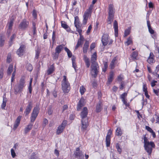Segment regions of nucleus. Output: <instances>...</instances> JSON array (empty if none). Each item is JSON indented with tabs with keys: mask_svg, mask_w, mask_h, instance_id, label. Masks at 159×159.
Instances as JSON below:
<instances>
[{
	"mask_svg": "<svg viewBox=\"0 0 159 159\" xmlns=\"http://www.w3.org/2000/svg\"><path fill=\"white\" fill-rule=\"evenodd\" d=\"M155 50L157 54V55L158 56V57H159V48L158 47H157Z\"/></svg>",
	"mask_w": 159,
	"mask_h": 159,
	"instance_id": "64",
	"label": "nucleus"
},
{
	"mask_svg": "<svg viewBox=\"0 0 159 159\" xmlns=\"http://www.w3.org/2000/svg\"><path fill=\"white\" fill-rule=\"evenodd\" d=\"M13 65L11 64H10L9 65V67L8 68V69L7 70V74L9 75H10L11 74V73L12 72V71L13 70Z\"/></svg>",
	"mask_w": 159,
	"mask_h": 159,
	"instance_id": "33",
	"label": "nucleus"
},
{
	"mask_svg": "<svg viewBox=\"0 0 159 159\" xmlns=\"http://www.w3.org/2000/svg\"><path fill=\"white\" fill-rule=\"evenodd\" d=\"M25 48L24 45H22L20 46V48L17 50V53L19 57L23 55Z\"/></svg>",
	"mask_w": 159,
	"mask_h": 159,
	"instance_id": "17",
	"label": "nucleus"
},
{
	"mask_svg": "<svg viewBox=\"0 0 159 159\" xmlns=\"http://www.w3.org/2000/svg\"><path fill=\"white\" fill-rule=\"evenodd\" d=\"M77 31L78 32L80 36H82L81 34L82 30L80 29V27L78 28H76Z\"/></svg>",
	"mask_w": 159,
	"mask_h": 159,
	"instance_id": "59",
	"label": "nucleus"
},
{
	"mask_svg": "<svg viewBox=\"0 0 159 159\" xmlns=\"http://www.w3.org/2000/svg\"><path fill=\"white\" fill-rule=\"evenodd\" d=\"M123 80V76L122 75H120L117 77V80L118 81H121Z\"/></svg>",
	"mask_w": 159,
	"mask_h": 159,
	"instance_id": "52",
	"label": "nucleus"
},
{
	"mask_svg": "<svg viewBox=\"0 0 159 159\" xmlns=\"http://www.w3.org/2000/svg\"><path fill=\"white\" fill-rule=\"evenodd\" d=\"M61 26L62 28L66 30L67 31H69L70 30V29L69 26L67 25L65 21H61Z\"/></svg>",
	"mask_w": 159,
	"mask_h": 159,
	"instance_id": "26",
	"label": "nucleus"
},
{
	"mask_svg": "<svg viewBox=\"0 0 159 159\" xmlns=\"http://www.w3.org/2000/svg\"><path fill=\"white\" fill-rule=\"evenodd\" d=\"M147 61L150 64H152L155 62L154 55L153 53H150L149 56L148 57Z\"/></svg>",
	"mask_w": 159,
	"mask_h": 159,
	"instance_id": "20",
	"label": "nucleus"
},
{
	"mask_svg": "<svg viewBox=\"0 0 159 159\" xmlns=\"http://www.w3.org/2000/svg\"><path fill=\"white\" fill-rule=\"evenodd\" d=\"M147 87L146 86V84H143V91L145 92H148L147 91Z\"/></svg>",
	"mask_w": 159,
	"mask_h": 159,
	"instance_id": "54",
	"label": "nucleus"
},
{
	"mask_svg": "<svg viewBox=\"0 0 159 159\" xmlns=\"http://www.w3.org/2000/svg\"><path fill=\"white\" fill-rule=\"evenodd\" d=\"M32 15L34 19H36L37 17V14L36 11L35 10H33V11Z\"/></svg>",
	"mask_w": 159,
	"mask_h": 159,
	"instance_id": "51",
	"label": "nucleus"
},
{
	"mask_svg": "<svg viewBox=\"0 0 159 159\" xmlns=\"http://www.w3.org/2000/svg\"><path fill=\"white\" fill-rule=\"evenodd\" d=\"M89 47V42L88 41H86L84 44L83 48V52L84 53H86L87 52Z\"/></svg>",
	"mask_w": 159,
	"mask_h": 159,
	"instance_id": "24",
	"label": "nucleus"
},
{
	"mask_svg": "<svg viewBox=\"0 0 159 159\" xmlns=\"http://www.w3.org/2000/svg\"><path fill=\"white\" fill-rule=\"evenodd\" d=\"M11 61V54L9 53L7 58V62L10 63Z\"/></svg>",
	"mask_w": 159,
	"mask_h": 159,
	"instance_id": "46",
	"label": "nucleus"
},
{
	"mask_svg": "<svg viewBox=\"0 0 159 159\" xmlns=\"http://www.w3.org/2000/svg\"><path fill=\"white\" fill-rule=\"evenodd\" d=\"M92 28V26L91 25H90L89 26L88 30L86 31V33L87 34H89V33Z\"/></svg>",
	"mask_w": 159,
	"mask_h": 159,
	"instance_id": "57",
	"label": "nucleus"
},
{
	"mask_svg": "<svg viewBox=\"0 0 159 159\" xmlns=\"http://www.w3.org/2000/svg\"><path fill=\"white\" fill-rule=\"evenodd\" d=\"M83 59L85 62L89 61V59L85 55H84V56Z\"/></svg>",
	"mask_w": 159,
	"mask_h": 159,
	"instance_id": "58",
	"label": "nucleus"
},
{
	"mask_svg": "<svg viewBox=\"0 0 159 159\" xmlns=\"http://www.w3.org/2000/svg\"><path fill=\"white\" fill-rule=\"evenodd\" d=\"M4 70L2 68L0 70V79H2L3 76Z\"/></svg>",
	"mask_w": 159,
	"mask_h": 159,
	"instance_id": "50",
	"label": "nucleus"
},
{
	"mask_svg": "<svg viewBox=\"0 0 159 159\" xmlns=\"http://www.w3.org/2000/svg\"><path fill=\"white\" fill-rule=\"evenodd\" d=\"M146 129L149 132L151 133V132H153L152 129L149 126H145Z\"/></svg>",
	"mask_w": 159,
	"mask_h": 159,
	"instance_id": "55",
	"label": "nucleus"
},
{
	"mask_svg": "<svg viewBox=\"0 0 159 159\" xmlns=\"http://www.w3.org/2000/svg\"><path fill=\"white\" fill-rule=\"evenodd\" d=\"M16 33H15L13 34H12V35L11 36V37L10 38V44H12L11 43L12 42L13 40L16 37Z\"/></svg>",
	"mask_w": 159,
	"mask_h": 159,
	"instance_id": "45",
	"label": "nucleus"
},
{
	"mask_svg": "<svg viewBox=\"0 0 159 159\" xmlns=\"http://www.w3.org/2000/svg\"><path fill=\"white\" fill-rule=\"evenodd\" d=\"M33 125V124L30 123L25 128L24 132L25 134H26L28 132L30 131L32 128Z\"/></svg>",
	"mask_w": 159,
	"mask_h": 159,
	"instance_id": "25",
	"label": "nucleus"
},
{
	"mask_svg": "<svg viewBox=\"0 0 159 159\" xmlns=\"http://www.w3.org/2000/svg\"><path fill=\"white\" fill-rule=\"evenodd\" d=\"M111 134L112 131L110 129L109 130L107 133L106 139V146L107 147H108L110 146L111 136Z\"/></svg>",
	"mask_w": 159,
	"mask_h": 159,
	"instance_id": "12",
	"label": "nucleus"
},
{
	"mask_svg": "<svg viewBox=\"0 0 159 159\" xmlns=\"http://www.w3.org/2000/svg\"><path fill=\"white\" fill-rule=\"evenodd\" d=\"M125 86V84L124 82L123 81H122L121 82L120 87V90H122L124 87Z\"/></svg>",
	"mask_w": 159,
	"mask_h": 159,
	"instance_id": "49",
	"label": "nucleus"
},
{
	"mask_svg": "<svg viewBox=\"0 0 159 159\" xmlns=\"http://www.w3.org/2000/svg\"><path fill=\"white\" fill-rule=\"evenodd\" d=\"M148 30L149 33L151 34H153L155 33L154 31L152 28L151 27L148 28Z\"/></svg>",
	"mask_w": 159,
	"mask_h": 159,
	"instance_id": "56",
	"label": "nucleus"
},
{
	"mask_svg": "<svg viewBox=\"0 0 159 159\" xmlns=\"http://www.w3.org/2000/svg\"><path fill=\"white\" fill-rule=\"evenodd\" d=\"M148 6L149 8L153 9V5L152 2H150L148 3Z\"/></svg>",
	"mask_w": 159,
	"mask_h": 159,
	"instance_id": "63",
	"label": "nucleus"
},
{
	"mask_svg": "<svg viewBox=\"0 0 159 159\" xmlns=\"http://www.w3.org/2000/svg\"><path fill=\"white\" fill-rule=\"evenodd\" d=\"M25 77H22L20 80L19 83L15 86V91L16 94L22 91L24 87L25 86Z\"/></svg>",
	"mask_w": 159,
	"mask_h": 159,
	"instance_id": "3",
	"label": "nucleus"
},
{
	"mask_svg": "<svg viewBox=\"0 0 159 159\" xmlns=\"http://www.w3.org/2000/svg\"><path fill=\"white\" fill-rule=\"evenodd\" d=\"M80 90L81 94L82 95L85 91L86 89L84 86H82L80 87Z\"/></svg>",
	"mask_w": 159,
	"mask_h": 159,
	"instance_id": "40",
	"label": "nucleus"
},
{
	"mask_svg": "<svg viewBox=\"0 0 159 159\" xmlns=\"http://www.w3.org/2000/svg\"><path fill=\"white\" fill-rule=\"evenodd\" d=\"M7 101V98L3 96L2 103L1 105V107L2 109H5V108L6 106Z\"/></svg>",
	"mask_w": 159,
	"mask_h": 159,
	"instance_id": "28",
	"label": "nucleus"
},
{
	"mask_svg": "<svg viewBox=\"0 0 159 159\" xmlns=\"http://www.w3.org/2000/svg\"><path fill=\"white\" fill-rule=\"evenodd\" d=\"M65 51L67 52L68 57L70 58L72 56V53L69 49L67 47L64 48Z\"/></svg>",
	"mask_w": 159,
	"mask_h": 159,
	"instance_id": "36",
	"label": "nucleus"
},
{
	"mask_svg": "<svg viewBox=\"0 0 159 159\" xmlns=\"http://www.w3.org/2000/svg\"><path fill=\"white\" fill-rule=\"evenodd\" d=\"M133 43L132 39L131 37H129L127 39V40L125 42V46H128Z\"/></svg>",
	"mask_w": 159,
	"mask_h": 159,
	"instance_id": "27",
	"label": "nucleus"
},
{
	"mask_svg": "<svg viewBox=\"0 0 159 159\" xmlns=\"http://www.w3.org/2000/svg\"><path fill=\"white\" fill-rule=\"evenodd\" d=\"M32 108V102H30L28 103V104L24 112V113L25 114V116L28 115L30 113Z\"/></svg>",
	"mask_w": 159,
	"mask_h": 159,
	"instance_id": "14",
	"label": "nucleus"
},
{
	"mask_svg": "<svg viewBox=\"0 0 159 159\" xmlns=\"http://www.w3.org/2000/svg\"><path fill=\"white\" fill-rule=\"evenodd\" d=\"M74 24L75 26L76 27V28H78V27H80L79 21H78L77 22H74Z\"/></svg>",
	"mask_w": 159,
	"mask_h": 159,
	"instance_id": "62",
	"label": "nucleus"
},
{
	"mask_svg": "<svg viewBox=\"0 0 159 159\" xmlns=\"http://www.w3.org/2000/svg\"><path fill=\"white\" fill-rule=\"evenodd\" d=\"M131 30V27H128L127 29L125 30L124 37H125L128 35L130 33Z\"/></svg>",
	"mask_w": 159,
	"mask_h": 159,
	"instance_id": "30",
	"label": "nucleus"
},
{
	"mask_svg": "<svg viewBox=\"0 0 159 159\" xmlns=\"http://www.w3.org/2000/svg\"><path fill=\"white\" fill-rule=\"evenodd\" d=\"M97 55L96 52H94L91 57V73L94 77H96L98 72L99 66L98 63L96 61Z\"/></svg>",
	"mask_w": 159,
	"mask_h": 159,
	"instance_id": "1",
	"label": "nucleus"
},
{
	"mask_svg": "<svg viewBox=\"0 0 159 159\" xmlns=\"http://www.w3.org/2000/svg\"><path fill=\"white\" fill-rule=\"evenodd\" d=\"M15 74H16V69H15V70H14V72H13V73L12 74V76H11V84H12V82L14 80Z\"/></svg>",
	"mask_w": 159,
	"mask_h": 159,
	"instance_id": "42",
	"label": "nucleus"
},
{
	"mask_svg": "<svg viewBox=\"0 0 159 159\" xmlns=\"http://www.w3.org/2000/svg\"><path fill=\"white\" fill-rule=\"evenodd\" d=\"M84 104V99L81 98L79 101L77 105V110L79 111Z\"/></svg>",
	"mask_w": 159,
	"mask_h": 159,
	"instance_id": "19",
	"label": "nucleus"
},
{
	"mask_svg": "<svg viewBox=\"0 0 159 159\" xmlns=\"http://www.w3.org/2000/svg\"><path fill=\"white\" fill-rule=\"evenodd\" d=\"M63 45H60L56 47L55 48V52L52 53L53 58L54 59L57 60L59 56V53L63 49Z\"/></svg>",
	"mask_w": 159,
	"mask_h": 159,
	"instance_id": "7",
	"label": "nucleus"
},
{
	"mask_svg": "<svg viewBox=\"0 0 159 159\" xmlns=\"http://www.w3.org/2000/svg\"><path fill=\"white\" fill-rule=\"evenodd\" d=\"M14 19L13 17L10 18L8 21L7 25L8 26V29L10 30L12 28V26L13 24Z\"/></svg>",
	"mask_w": 159,
	"mask_h": 159,
	"instance_id": "22",
	"label": "nucleus"
},
{
	"mask_svg": "<svg viewBox=\"0 0 159 159\" xmlns=\"http://www.w3.org/2000/svg\"><path fill=\"white\" fill-rule=\"evenodd\" d=\"M154 116L155 117L156 119V123H158L159 124V116L157 115V114L154 115Z\"/></svg>",
	"mask_w": 159,
	"mask_h": 159,
	"instance_id": "60",
	"label": "nucleus"
},
{
	"mask_svg": "<svg viewBox=\"0 0 159 159\" xmlns=\"http://www.w3.org/2000/svg\"><path fill=\"white\" fill-rule=\"evenodd\" d=\"M101 102H99L97 104L96 107V111L97 112H100L102 109Z\"/></svg>",
	"mask_w": 159,
	"mask_h": 159,
	"instance_id": "35",
	"label": "nucleus"
},
{
	"mask_svg": "<svg viewBox=\"0 0 159 159\" xmlns=\"http://www.w3.org/2000/svg\"><path fill=\"white\" fill-rule=\"evenodd\" d=\"M61 86L62 90L64 93H68L70 90V83L68 81L66 77L64 75L62 81Z\"/></svg>",
	"mask_w": 159,
	"mask_h": 159,
	"instance_id": "5",
	"label": "nucleus"
},
{
	"mask_svg": "<svg viewBox=\"0 0 159 159\" xmlns=\"http://www.w3.org/2000/svg\"><path fill=\"white\" fill-rule=\"evenodd\" d=\"M127 96V93H122L120 96V98L122 100H124L125 99V97H126Z\"/></svg>",
	"mask_w": 159,
	"mask_h": 159,
	"instance_id": "47",
	"label": "nucleus"
},
{
	"mask_svg": "<svg viewBox=\"0 0 159 159\" xmlns=\"http://www.w3.org/2000/svg\"><path fill=\"white\" fill-rule=\"evenodd\" d=\"M95 47V43H92L91 44L90 46V49L91 50H92Z\"/></svg>",
	"mask_w": 159,
	"mask_h": 159,
	"instance_id": "61",
	"label": "nucleus"
},
{
	"mask_svg": "<svg viewBox=\"0 0 159 159\" xmlns=\"http://www.w3.org/2000/svg\"><path fill=\"white\" fill-rule=\"evenodd\" d=\"M138 54L137 52H134L131 55V57H132L134 60H135Z\"/></svg>",
	"mask_w": 159,
	"mask_h": 159,
	"instance_id": "41",
	"label": "nucleus"
},
{
	"mask_svg": "<svg viewBox=\"0 0 159 159\" xmlns=\"http://www.w3.org/2000/svg\"><path fill=\"white\" fill-rule=\"evenodd\" d=\"M67 123V121L64 120L63 121L61 124L58 126L56 132L57 134L59 135L63 132Z\"/></svg>",
	"mask_w": 159,
	"mask_h": 159,
	"instance_id": "9",
	"label": "nucleus"
},
{
	"mask_svg": "<svg viewBox=\"0 0 159 159\" xmlns=\"http://www.w3.org/2000/svg\"><path fill=\"white\" fill-rule=\"evenodd\" d=\"M29 22L25 19H24L19 25V28L22 30L26 29L29 26Z\"/></svg>",
	"mask_w": 159,
	"mask_h": 159,
	"instance_id": "10",
	"label": "nucleus"
},
{
	"mask_svg": "<svg viewBox=\"0 0 159 159\" xmlns=\"http://www.w3.org/2000/svg\"><path fill=\"white\" fill-rule=\"evenodd\" d=\"M27 69L30 71H32L33 69L32 65L30 63H28L26 65Z\"/></svg>",
	"mask_w": 159,
	"mask_h": 159,
	"instance_id": "39",
	"label": "nucleus"
},
{
	"mask_svg": "<svg viewBox=\"0 0 159 159\" xmlns=\"http://www.w3.org/2000/svg\"><path fill=\"white\" fill-rule=\"evenodd\" d=\"M142 139L143 140L144 147L145 150L149 155H150L152 148L155 147V145L153 142H149L148 138L146 137V134L143 135Z\"/></svg>",
	"mask_w": 159,
	"mask_h": 159,
	"instance_id": "2",
	"label": "nucleus"
},
{
	"mask_svg": "<svg viewBox=\"0 0 159 159\" xmlns=\"http://www.w3.org/2000/svg\"><path fill=\"white\" fill-rule=\"evenodd\" d=\"M15 151L13 148L11 149V154L13 158H14L16 156Z\"/></svg>",
	"mask_w": 159,
	"mask_h": 159,
	"instance_id": "43",
	"label": "nucleus"
},
{
	"mask_svg": "<svg viewBox=\"0 0 159 159\" xmlns=\"http://www.w3.org/2000/svg\"><path fill=\"white\" fill-rule=\"evenodd\" d=\"M81 125V129L83 131H85L89 125L88 119H86L84 120L82 119Z\"/></svg>",
	"mask_w": 159,
	"mask_h": 159,
	"instance_id": "11",
	"label": "nucleus"
},
{
	"mask_svg": "<svg viewBox=\"0 0 159 159\" xmlns=\"http://www.w3.org/2000/svg\"><path fill=\"white\" fill-rule=\"evenodd\" d=\"M114 74L113 71L110 72V75L108 77V82L110 83L112 81Z\"/></svg>",
	"mask_w": 159,
	"mask_h": 159,
	"instance_id": "31",
	"label": "nucleus"
},
{
	"mask_svg": "<svg viewBox=\"0 0 159 159\" xmlns=\"http://www.w3.org/2000/svg\"><path fill=\"white\" fill-rule=\"evenodd\" d=\"M4 41L2 39V37H0V46H2L4 44Z\"/></svg>",
	"mask_w": 159,
	"mask_h": 159,
	"instance_id": "53",
	"label": "nucleus"
},
{
	"mask_svg": "<svg viewBox=\"0 0 159 159\" xmlns=\"http://www.w3.org/2000/svg\"><path fill=\"white\" fill-rule=\"evenodd\" d=\"M88 113V110L86 107H84L82 111L81 112L80 114L81 117L82 119L85 120L86 119H88L87 115Z\"/></svg>",
	"mask_w": 159,
	"mask_h": 159,
	"instance_id": "13",
	"label": "nucleus"
},
{
	"mask_svg": "<svg viewBox=\"0 0 159 159\" xmlns=\"http://www.w3.org/2000/svg\"><path fill=\"white\" fill-rule=\"evenodd\" d=\"M84 38L83 36H80V38L78 39L77 43L80 45H81L84 42Z\"/></svg>",
	"mask_w": 159,
	"mask_h": 159,
	"instance_id": "37",
	"label": "nucleus"
},
{
	"mask_svg": "<svg viewBox=\"0 0 159 159\" xmlns=\"http://www.w3.org/2000/svg\"><path fill=\"white\" fill-rule=\"evenodd\" d=\"M74 155L76 158L78 159H83L84 155L82 151H79L78 152H75Z\"/></svg>",
	"mask_w": 159,
	"mask_h": 159,
	"instance_id": "21",
	"label": "nucleus"
},
{
	"mask_svg": "<svg viewBox=\"0 0 159 159\" xmlns=\"http://www.w3.org/2000/svg\"><path fill=\"white\" fill-rule=\"evenodd\" d=\"M113 28L114 29L115 35L116 37L118 36V24L116 20H115L113 23Z\"/></svg>",
	"mask_w": 159,
	"mask_h": 159,
	"instance_id": "18",
	"label": "nucleus"
},
{
	"mask_svg": "<svg viewBox=\"0 0 159 159\" xmlns=\"http://www.w3.org/2000/svg\"><path fill=\"white\" fill-rule=\"evenodd\" d=\"M108 36L107 34H104L102 37L101 41L104 46L106 45L108 43Z\"/></svg>",
	"mask_w": 159,
	"mask_h": 159,
	"instance_id": "15",
	"label": "nucleus"
},
{
	"mask_svg": "<svg viewBox=\"0 0 159 159\" xmlns=\"http://www.w3.org/2000/svg\"><path fill=\"white\" fill-rule=\"evenodd\" d=\"M39 108L38 106H36L34 108L30 117V121L33 122L35 120L39 112Z\"/></svg>",
	"mask_w": 159,
	"mask_h": 159,
	"instance_id": "8",
	"label": "nucleus"
},
{
	"mask_svg": "<svg viewBox=\"0 0 159 159\" xmlns=\"http://www.w3.org/2000/svg\"><path fill=\"white\" fill-rule=\"evenodd\" d=\"M108 10L109 17L108 18V24H111L112 21L114 13V6L113 5L110 4L109 5Z\"/></svg>",
	"mask_w": 159,
	"mask_h": 159,
	"instance_id": "6",
	"label": "nucleus"
},
{
	"mask_svg": "<svg viewBox=\"0 0 159 159\" xmlns=\"http://www.w3.org/2000/svg\"><path fill=\"white\" fill-rule=\"evenodd\" d=\"M93 5H91L89 8L85 11L83 16V19L82 24L83 25L86 24L88 18H90L91 16L92 10L93 8Z\"/></svg>",
	"mask_w": 159,
	"mask_h": 159,
	"instance_id": "4",
	"label": "nucleus"
},
{
	"mask_svg": "<svg viewBox=\"0 0 159 159\" xmlns=\"http://www.w3.org/2000/svg\"><path fill=\"white\" fill-rule=\"evenodd\" d=\"M21 117L22 116H18L16 119L13 128V129L14 130L17 129L19 125Z\"/></svg>",
	"mask_w": 159,
	"mask_h": 159,
	"instance_id": "16",
	"label": "nucleus"
},
{
	"mask_svg": "<svg viewBox=\"0 0 159 159\" xmlns=\"http://www.w3.org/2000/svg\"><path fill=\"white\" fill-rule=\"evenodd\" d=\"M115 134L117 136H121L122 134V131L120 127H118L116 131Z\"/></svg>",
	"mask_w": 159,
	"mask_h": 159,
	"instance_id": "29",
	"label": "nucleus"
},
{
	"mask_svg": "<svg viewBox=\"0 0 159 159\" xmlns=\"http://www.w3.org/2000/svg\"><path fill=\"white\" fill-rule=\"evenodd\" d=\"M38 157L36 156L35 152H33L30 157V159H37Z\"/></svg>",
	"mask_w": 159,
	"mask_h": 159,
	"instance_id": "48",
	"label": "nucleus"
},
{
	"mask_svg": "<svg viewBox=\"0 0 159 159\" xmlns=\"http://www.w3.org/2000/svg\"><path fill=\"white\" fill-rule=\"evenodd\" d=\"M54 70V66L52 65H51L48 68L47 70V74L48 75H50L52 74Z\"/></svg>",
	"mask_w": 159,
	"mask_h": 159,
	"instance_id": "32",
	"label": "nucleus"
},
{
	"mask_svg": "<svg viewBox=\"0 0 159 159\" xmlns=\"http://www.w3.org/2000/svg\"><path fill=\"white\" fill-rule=\"evenodd\" d=\"M117 63V59L116 57H115L111 61L109 67L111 69H113L115 67V65Z\"/></svg>",
	"mask_w": 159,
	"mask_h": 159,
	"instance_id": "23",
	"label": "nucleus"
},
{
	"mask_svg": "<svg viewBox=\"0 0 159 159\" xmlns=\"http://www.w3.org/2000/svg\"><path fill=\"white\" fill-rule=\"evenodd\" d=\"M71 59L72 63V67L74 68L75 71H76L77 65L75 63V58L74 57H73Z\"/></svg>",
	"mask_w": 159,
	"mask_h": 159,
	"instance_id": "34",
	"label": "nucleus"
},
{
	"mask_svg": "<svg viewBox=\"0 0 159 159\" xmlns=\"http://www.w3.org/2000/svg\"><path fill=\"white\" fill-rule=\"evenodd\" d=\"M155 72L157 75V77L159 78V65L156 66Z\"/></svg>",
	"mask_w": 159,
	"mask_h": 159,
	"instance_id": "44",
	"label": "nucleus"
},
{
	"mask_svg": "<svg viewBox=\"0 0 159 159\" xmlns=\"http://www.w3.org/2000/svg\"><path fill=\"white\" fill-rule=\"evenodd\" d=\"M40 51L39 49H37L35 50V55L34 59L36 60L39 57Z\"/></svg>",
	"mask_w": 159,
	"mask_h": 159,
	"instance_id": "38",
	"label": "nucleus"
}]
</instances>
